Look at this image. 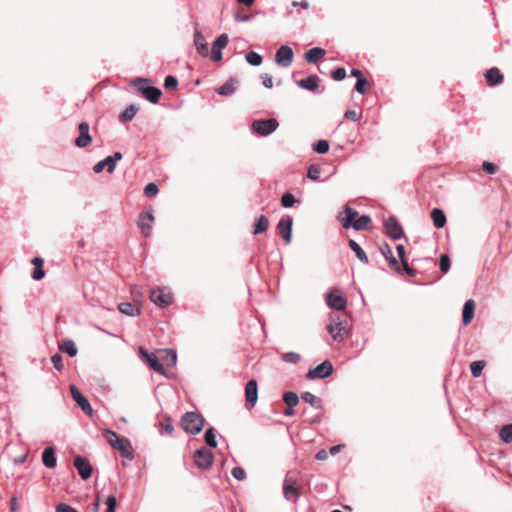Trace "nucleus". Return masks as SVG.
Listing matches in <instances>:
<instances>
[{"label": "nucleus", "instance_id": "5701e85b", "mask_svg": "<svg viewBox=\"0 0 512 512\" xmlns=\"http://www.w3.org/2000/svg\"><path fill=\"white\" fill-rule=\"evenodd\" d=\"M344 212H345V217H343V218L339 217V220H340L342 226L344 228L348 229L353 226L354 222L356 221L357 217L359 216V213L356 210L349 207L348 205L345 206Z\"/></svg>", "mask_w": 512, "mask_h": 512}, {"label": "nucleus", "instance_id": "a18cd8bd", "mask_svg": "<svg viewBox=\"0 0 512 512\" xmlns=\"http://www.w3.org/2000/svg\"><path fill=\"white\" fill-rule=\"evenodd\" d=\"M485 367V362L482 360L473 361L470 364V370L473 377L477 378L481 375L483 369Z\"/></svg>", "mask_w": 512, "mask_h": 512}, {"label": "nucleus", "instance_id": "f704fd0d", "mask_svg": "<svg viewBox=\"0 0 512 512\" xmlns=\"http://www.w3.org/2000/svg\"><path fill=\"white\" fill-rule=\"evenodd\" d=\"M382 254L386 258V260L389 262V265L395 269L396 271H400L398 261L393 256L391 248L388 244H385L384 247L381 249Z\"/></svg>", "mask_w": 512, "mask_h": 512}, {"label": "nucleus", "instance_id": "09e8293b", "mask_svg": "<svg viewBox=\"0 0 512 512\" xmlns=\"http://www.w3.org/2000/svg\"><path fill=\"white\" fill-rule=\"evenodd\" d=\"M451 267V260L447 254H442L439 259V269L447 273Z\"/></svg>", "mask_w": 512, "mask_h": 512}, {"label": "nucleus", "instance_id": "7c9ffc66", "mask_svg": "<svg viewBox=\"0 0 512 512\" xmlns=\"http://www.w3.org/2000/svg\"><path fill=\"white\" fill-rule=\"evenodd\" d=\"M138 112V107L134 104L129 105L119 115V121L122 123L130 122Z\"/></svg>", "mask_w": 512, "mask_h": 512}, {"label": "nucleus", "instance_id": "ddd939ff", "mask_svg": "<svg viewBox=\"0 0 512 512\" xmlns=\"http://www.w3.org/2000/svg\"><path fill=\"white\" fill-rule=\"evenodd\" d=\"M153 222H154V215H153L152 208L140 213L137 224H138V227L140 228L142 234L145 237H148L150 235Z\"/></svg>", "mask_w": 512, "mask_h": 512}, {"label": "nucleus", "instance_id": "7ed1b4c3", "mask_svg": "<svg viewBox=\"0 0 512 512\" xmlns=\"http://www.w3.org/2000/svg\"><path fill=\"white\" fill-rule=\"evenodd\" d=\"M279 122L276 118L255 120L252 122V131L260 136H268L276 131Z\"/></svg>", "mask_w": 512, "mask_h": 512}, {"label": "nucleus", "instance_id": "72a5a7b5", "mask_svg": "<svg viewBox=\"0 0 512 512\" xmlns=\"http://www.w3.org/2000/svg\"><path fill=\"white\" fill-rule=\"evenodd\" d=\"M107 167V172L108 173H113L114 170H115V167L113 165V161L109 159V157L107 156L105 159L99 161L98 163H96L93 167V171L95 173H101L104 168Z\"/></svg>", "mask_w": 512, "mask_h": 512}, {"label": "nucleus", "instance_id": "680f3d73", "mask_svg": "<svg viewBox=\"0 0 512 512\" xmlns=\"http://www.w3.org/2000/svg\"><path fill=\"white\" fill-rule=\"evenodd\" d=\"M44 276H45V272H44L43 267H34V271L32 274V278L34 280L39 281L42 278H44Z\"/></svg>", "mask_w": 512, "mask_h": 512}, {"label": "nucleus", "instance_id": "4468645a", "mask_svg": "<svg viewBox=\"0 0 512 512\" xmlns=\"http://www.w3.org/2000/svg\"><path fill=\"white\" fill-rule=\"evenodd\" d=\"M89 130H90V126H89L88 122L84 121L78 125L79 135L75 139V145L78 148H85L92 143V137L90 135Z\"/></svg>", "mask_w": 512, "mask_h": 512}, {"label": "nucleus", "instance_id": "6ab92c4d", "mask_svg": "<svg viewBox=\"0 0 512 512\" xmlns=\"http://www.w3.org/2000/svg\"><path fill=\"white\" fill-rule=\"evenodd\" d=\"M115 446H112L115 450L119 451L122 457L132 460L134 458L133 448L131 446V442L121 437L120 439H115Z\"/></svg>", "mask_w": 512, "mask_h": 512}, {"label": "nucleus", "instance_id": "9d476101", "mask_svg": "<svg viewBox=\"0 0 512 512\" xmlns=\"http://www.w3.org/2000/svg\"><path fill=\"white\" fill-rule=\"evenodd\" d=\"M384 228L388 237L397 240L404 237V231L395 216H390L384 221Z\"/></svg>", "mask_w": 512, "mask_h": 512}, {"label": "nucleus", "instance_id": "4c0bfd02", "mask_svg": "<svg viewBox=\"0 0 512 512\" xmlns=\"http://www.w3.org/2000/svg\"><path fill=\"white\" fill-rule=\"evenodd\" d=\"M296 203L299 204L300 200L296 199L295 196L290 192L284 193L281 197V206L283 208H292Z\"/></svg>", "mask_w": 512, "mask_h": 512}, {"label": "nucleus", "instance_id": "49530a36", "mask_svg": "<svg viewBox=\"0 0 512 512\" xmlns=\"http://www.w3.org/2000/svg\"><path fill=\"white\" fill-rule=\"evenodd\" d=\"M103 434V437L107 440V442L111 445V446H115V439H120L121 436H119L115 431L109 429V428H106L103 430L102 432Z\"/></svg>", "mask_w": 512, "mask_h": 512}, {"label": "nucleus", "instance_id": "79ce46f5", "mask_svg": "<svg viewBox=\"0 0 512 512\" xmlns=\"http://www.w3.org/2000/svg\"><path fill=\"white\" fill-rule=\"evenodd\" d=\"M216 433L217 431L213 427H210L205 431L204 434V440L206 444L212 448L217 447Z\"/></svg>", "mask_w": 512, "mask_h": 512}, {"label": "nucleus", "instance_id": "58836bf2", "mask_svg": "<svg viewBox=\"0 0 512 512\" xmlns=\"http://www.w3.org/2000/svg\"><path fill=\"white\" fill-rule=\"evenodd\" d=\"M59 348L67 353L69 357H75L77 355V347L75 343L72 340H65L63 343L59 346Z\"/></svg>", "mask_w": 512, "mask_h": 512}, {"label": "nucleus", "instance_id": "a19ab883", "mask_svg": "<svg viewBox=\"0 0 512 512\" xmlns=\"http://www.w3.org/2000/svg\"><path fill=\"white\" fill-rule=\"evenodd\" d=\"M283 401L288 407L294 408L299 403V397L295 392L287 391L283 394Z\"/></svg>", "mask_w": 512, "mask_h": 512}, {"label": "nucleus", "instance_id": "f03ea898", "mask_svg": "<svg viewBox=\"0 0 512 512\" xmlns=\"http://www.w3.org/2000/svg\"><path fill=\"white\" fill-rule=\"evenodd\" d=\"M326 329L335 342H342L349 335V331L340 316L331 315L330 323L327 325Z\"/></svg>", "mask_w": 512, "mask_h": 512}, {"label": "nucleus", "instance_id": "de8ad7c7", "mask_svg": "<svg viewBox=\"0 0 512 512\" xmlns=\"http://www.w3.org/2000/svg\"><path fill=\"white\" fill-rule=\"evenodd\" d=\"M313 150L318 154H325L329 151V143L326 140H318L313 144Z\"/></svg>", "mask_w": 512, "mask_h": 512}, {"label": "nucleus", "instance_id": "4d7b16f0", "mask_svg": "<svg viewBox=\"0 0 512 512\" xmlns=\"http://www.w3.org/2000/svg\"><path fill=\"white\" fill-rule=\"evenodd\" d=\"M331 77H332L335 81H342V80L346 77V70H345V68H343V67H338L337 69H335V70L332 72Z\"/></svg>", "mask_w": 512, "mask_h": 512}, {"label": "nucleus", "instance_id": "a211bd4d", "mask_svg": "<svg viewBox=\"0 0 512 512\" xmlns=\"http://www.w3.org/2000/svg\"><path fill=\"white\" fill-rule=\"evenodd\" d=\"M283 495L286 500H295L299 497L297 482L295 479L286 476L283 482Z\"/></svg>", "mask_w": 512, "mask_h": 512}, {"label": "nucleus", "instance_id": "e2e57ef3", "mask_svg": "<svg viewBox=\"0 0 512 512\" xmlns=\"http://www.w3.org/2000/svg\"><path fill=\"white\" fill-rule=\"evenodd\" d=\"M344 117L356 122L360 119V113L355 110H347L344 114Z\"/></svg>", "mask_w": 512, "mask_h": 512}, {"label": "nucleus", "instance_id": "e433bc0d", "mask_svg": "<svg viewBox=\"0 0 512 512\" xmlns=\"http://www.w3.org/2000/svg\"><path fill=\"white\" fill-rule=\"evenodd\" d=\"M301 398L303 399V401H305L306 403H309L314 408H317V409L322 408V400L320 398L316 397L311 392L302 393Z\"/></svg>", "mask_w": 512, "mask_h": 512}, {"label": "nucleus", "instance_id": "052dcab7", "mask_svg": "<svg viewBox=\"0 0 512 512\" xmlns=\"http://www.w3.org/2000/svg\"><path fill=\"white\" fill-rule=\"evenodd\" d=\"M56 512H77V510L66 503H60L56 506Z\"/></svg>", "mask_w": 512, "mask_h": 512}, {"label": "nucleus", "instance_id": "8fccbe9b", "mask_svg": "<svg viewBox=\"0 0 512 512\" xmlns=\"http://www.w3.org/2000/svg\"><path fill=\"white\" fill-rule=\"evenodd\" d=\"M281 358L284 362L296 364L300 361L301 356L295 352H287L282 354Z\"/></svg>", "mask_w": 512, "mask_h": 512}, {"label": "nucleus", "instance_id": "a878e982", "mask_svg": "<svg viewBox=\"0 0 512 512\" xmlns=\"http://www.w3.org/2000/svg\"><path fill=\"white\" fill-rule=\"evenodd\" d=\"M325 54H326V51L323 48L313 47L305 52L304 59L308 63L315 64L318 60L323 58L325 56Z\"/></svg>", "mask_w": 512, "mask_h": 512}, {"label": "nucleus", "instance_id": "c85d7f7f", "mask_svg": "<svg viewBox=\"0 0 512 512\" xmlns=\"http://www.w3.org/2000/svg\"><path fill=\"white\" fill-rule=\"evenodd\" d=\"M431 219L436 228H443L446 224V215L440 208H434L431 211Z\"/></svg>", "mask_w": 512, "mask_h": 512}, {"label": "nucleus", "instance_id": "338daca9", "mask_svg": "<svg viewBox=\"0 0 512 512\" xmlns=\"http://www.w3.org/2000/svg\"><path fill=\"white\" fill-rule=\"evenodd\" d=\"M105 504L109 508H115L116 509V505H117L116 497L114 495H110L109 497H107Z\"/></svg>", "mask_w": 512, "mask_h": 512}, {"label": "nucleus", "instance_id": "39448f33", "mask_svg": "<svg viewBox=\"0 0 512 512\" xmlns=\"http://www.w3.org/2000/svg\"><path fill=\"white\" fill-rule=\"evenodd\" d=\"M333 372V365L329 360H324L318 364L315 368L310 369L306 375L307 379H325L329 377Z\"/></svg>", "mask_w": 512, "mask_h": 512}, {"label": "nucleus", "instance_id": "69168bd1", "mask_svg": "<svg viewBox=\"0 0 512 512\" xmlns=\"http://www.w3.org/2000/svg\"><path fill=\"white\" fill-rule=\"evenodd\" d=\"M402 265H403V268H404V271L410 275V276H414L416 274V270L412 267L409 266L407 260H403L401 261Z\"/></svg>", "mask_w": 512, "mask_h": 512}, {"label": "nucleus", "instance_id": "6e6552de", "mask_svg": "<svg viewBox=\"0 0 512 512\" xmlns=\"http://www.w3.org/2000/svg\"><path fill=\"white\" fill-rule=\"evenodd\" d=\"M71 396L73 400L77 403V405L81 408V410L91 417L93 415V409L87 397H85L81 391L73 384L69 387Z\"/></svg>", "mask_w": 512, "mask_h": 512}, {"label": "nucleus", "instance_id": "864d4df0", "mask_svg": "<svg viewBox=\"0 0 512 512\" xmlns=\"http://www.w3.org/2000/svg\"><path fill=\"white\" fill-rule=\"evenodd\" d=\"M159 189L157 184L151 182L148 183L144 188V194L146 197H153L158 193Z\"/></svg>", "mask_w": 512, "mask_h": 512}, {"label": "nucleus", "instance_id": "c03bdc74", "mask_svg": "<svg viewBox=\"0 0 512 512\" xmlns=\"http://www.w3.org/2000/svg\"><path fill=\"white\" fill-rule=\"evenodd\" d=\"M163 352L165 353L163 361L166 363V365L169 367L175 366L177 363L176 351L174 349H164Z\"/></svg>", "mask_w": 512, "mask_h": 512}, {"label": "nucleus", "instance_id": "2eb2a0df", "mask_svg": "<svg viewBox=\"0 0 512 512\" xmlns=\"http://www.w3.org/2000/svg\"><path fill=\"white\" fill-rule=\"evenodd\" d=\"M229 38L228 35L223 33L219 35L216 40L213 42L211 49V59L214 62H218L222 60V49L225 48L228 44Z\"/></svg>", "mask_w": 512, "mask_h": 512}, {"label": "nucleus", "instance_id": "1a4fd4ad", "mask_svg": "<svg viewBox=\"0 0 512 512\" xmlns=\"http://www.w3.org/2000/svg\"><path fill=\"white\" fill-rule=\"evenodd\" d=\"M213 460V453L204 447L197 449L194 453L195 464L201 469H209L213 465Z\"/></svg>", "mask_w": 512, "mask_h": 512}, {"label": "nucleus", "instance_id": "393cba45", "mask_svg": "<svg viewBox=\"0 0 512 512\" xmlns=\"http://www.w3.org/2000/svg\"><path fill=\"white\" fill-rule=\"evenodd\" d=\"M475 312V302L472 299L467 300L464 303L463 310H462V322L466 326L468 325L474 316Z\"/></svg>", "mask_w": 512, "mask_h": 512}, {"label": "nucleus", "instance_id": "412c9836", "mask_svg": "<svg viewBox=\"0 0 512 512\" xmlns=\"http://www.w3.org/2000/svg\"><path fill=\"white\" fill-rule=\"evenodd\" d=\"M239 80L236 77H230L223 85L215 89V92L221 96H230L238 88Z\"/></svg>", "mask_w": 512, "mask_h": 512}, {"label": "nucleus", "instance_id": "bf43d9fd", "mask_svg": "<svg viewBox=\"0 0 512 512\" xmlns=\"http://www.w3.org/2000/svg\"><path fill=\"white\" fill-rule=\"evenodd\" d=\"M483 170L488 174H494L497 172L498 167L492 162L484 161L482 164Z\"/></svg>", "mask_w": 512, "mask_h": 512}, {"label": "nucleus", "instance_id": "5fc2aeb1", "mask_svg": "<svg viewBox=\"0 0 512 512\" xmlns=\"http://www.w3.org/2000/svg\"><path fill=\"white\" fill-rule=\"evenodd\" d=\"M232 476L239 481L246 479V472L242 467H234L231 471Z\"/></svg>", "mask_w": 512, "mask_h": 512}, {"label": "nucleus", "instance_id": "f257e3e1", "mask_svg": "<svg viewBox=\"0 0 512 512\" xmlns=\"http://www.w3.org/2000/svg\"><path fill=\"white\" fill-rule=\"evenodd\" d=\"M205 419L196 412H186L181 418L184 431L191 435L200 433L204 427Z\"/></svg>", "mask_w": 512, "mask_h": 512}, {"label": "nucleus", "instance_id": "0e129e2a", "mask_svg": "<svg viewBox=\"0 0 512 512\" xmlns=\"http://www.w3.org/2000/svg\"><path fill=\"white\" fill-rule=\"evenodd\" d=\"M262 83L265 88L270 89L273 86V78L269 74H263L261 75Z\"/></svg>", "mask_w": 512, "mask_h": 512}, {"label": "nucleus", "instance_id": "ea45409f", "mask_svg": "<svg viewBox=\"0 0 512 512\" xmlns=\"http://www.w3.org/2000/svg\"><path fill=\"white\" fill-rule=\"evenodd\" d=\"M499 437L504 443H510L512 441V423L501 427Z\"/></svg>", "mask_w": 512, "mask_h": 512}, {"label": "nucleus", "instance_id": "2f4dec72", "mask_svg": "<svg viewBox=\"0 0 512 512\" xmlns=\"http://www.w3.org/2000/svg\"><path fill=\"white\" fill-rule=\"evenodd\" d=\"M371 218L368 215L358 216L356 221L354 222L352 228L356 231L366 230L370 228Z\"/></svg>", "mask_w": 512, "mask_h": 512}, {"label": "nucleus", "instance_id": "3c124183", "mask_svg": "<svg viewBox=\"0 0 512 512\" xmlns=\"http://www.w3.org/2000/svg\"><path fill=\"white\" fill-rule=\"evenodd\" d=\"M320 168L316 165H311L309 168H308V171H307V176L309 179L313 180V181H317L319 180L320 178Z\"/></svg>", "mask_w": 512, "mask_h": 512}, {"label": "nucleus", "instance_id": "473e14b6", "mask_svg": "<svg viewBox=\"0 0 512 512\" xmlns=\"http://www.w3.org/2000/svg\"><path fill=\"white\" fill-rule=\"evenodd\" d=\"M118 309L121 313L127 316H136L140 314V309L130 302L120 303Z\"/></svg>", "mask_w": 512, "mask_h": 512}, {"label": "nucleus", "instance_id": "20e7f679", "mask_svg": "<svg viewBox=\"0 0 512 512\" xmlns=\"http://www.w3.org/2000/svg\"><path fill=\"white\" fill-rule=\"evenodd\" d=\"M139 357L147 363L151 369L168 378V374L154 353L148 352L144 347H139Z\"/></svg>", "mask_w": 512, "mask_h": 512}, {"label": "nucleus", "instance_id": "423d86ee", "mask_svg": "<svg viewBox=\"0 0 512 512\" xmlns=\"http://www.w3.org/2000/svg\"><path fill=\"white\" fill-rule=\"evenodd\" d=\"M292 227L293 218L290 215L282 217L276 226L277 234H279L287 244H290L292 240Z\"/></svg>", "mask_w": 512, "mask_h": 512}, {"label": "nucleus", "instance_id": "dca6fc26", "mask_svg": "<svg viewBox=\"0 0 512 512\" xmlns=\"http://www.w3.org/2000/svg\"><path fill=\"white\" fill-rule=\"evenodd\" d=\"M245 398L247 408L255 406L258 400V384L255 379H251L245 386Z\"/></svg>", "mask_w": 512, "mask_h": 512}, {"label": "nucleus", "instance_id": "bb28decb", "mask_svg": "<svg viewBox=\"0 0 512 512\" xmlns=\"http://www.w3.org/2000/svg\"><path fill=\"white\" fill-rule=\"evenodd\" d=\"M42 462L47 468H54L57 464L55 450L53 447H46L42 453Z\"/></svg>", "mask_w": 512, "mask_h": 512}, {"label": "nucleus", "instance_id": "13d9d810", "mask_svg": "<svg viewBox=\"0 0 512 512\" xmlns=\"http://www.w3.org/2000/svg\"><path fill=\"white\" fill-rule=\"evenodd\" d=\"M368 84V81L367 79L364 77V78H361V79H358L356 84H355V91L359 94H364L365 93V86Z\"/></svg>", "mask_w": 512, "mask_h": 512}, {"label": "nucleus", "instance_id": "f8f14e48", "mask_svg": "<svg viewBox=\"0 0 512 512\" xmlns=\"http://www.w3.org/2000/svg\"><path fill=\"white\" fill-rule=\"evenodd\" d=\"M150 300L157 306L164 308L172 303L173 297L170 292H165L163 289L157 288L151 291Z\"/></svg>", "mask_w": 512, "mask_h": 512}, {"label": "nucleus", "instance_id": "37998d69", "mask_svg": "<svg viewBox=\"0 0 512 512\" xmlns=\"http://www.w3.org/2000/svg\"><path fill=\"white\" fill-rule=\"evenodd\" d=\"M245 59L251 66H260L263 61L262 56L255 51L247 52L245 55Z\"/></svg>", "mask_w": 512, "mask_h": 512}, {"label": "nucleus", "instance_id": "603ef678", "mask_svg": "<svg viewBox=\"0 0 512 512\" xmlns=\"http://www.w3.org/2000/svg\"><path fill=\"white\" fill-rule=\"evenodd\" d=\"M165 89H176L178 87V80L173 75H168L164 79Z\"/></svg>", "mask_w": 512, "mask_h": 512}, {"label": "nucleus", "instance_id": "4be33fe9", "mask_svg": "<svg viewBox=\"0 0 512 512\" xmlns=\"http://www.w3.org/2000/svg\"><path fill=\"white\" fill-rule=\"evenodd\" d=\"M297 85L304 90L314 92L319 87V77L317 75H309L298 81Z\"/></svg>", "mask_w": 512, "mask_h": 512}, {"label": "nucleus", "instance_id": "6e6d98bb", "mask_svg": "<svg viewBox=\"0 0 512 512\" xmlns=\"http://www.w3.org/2000/svg\"><path fill=\"white\" fill-rule=\"evenodd\" d=\"M51 362L54 366V368L57 370V371H62L64 366H63V363H62V356L61 354L59 353H55L52 357H51Z\"/></svg>", "mask_w": 512, "mask_h": 512}, {"label": "nucleus", "instance_id": "c9c22d12", "mask_svg": "<svg viewBox=\"0 0 512 512\" xmlns=\"http://www.w3.org/2000/svg\"><path fill=\"white\" fill-rule=\"evenodd\" d=\"M269 220L265 215H261L257 218L254 224L253 234L258 235L265 232L268 229Z\"/></svg>", "mask_w": 512, "mask_h": 512}, {"label": "nucleus", "instance_id": "cd10ccee", "mask_svg": "<svg viewBox=\"0 0 512 512\" xmlns=\"http://www.w3.org/2000/svg\"><path fill=\"white\" fill-rule=\"evenodd\" d=\"M194 45L197 52L202 56H208V46L205 37L200 31H196L194 34Z\"/></svg>", "mask_w": 512, "mask_h": 512}, {"label": "nucleus", "instance_id": "f3484780", "mask_svg": "<svg viewBox=\"0 0 512 512\" xmlns=\"http://www.w3.org/2000/svg\"><path fill=\"white\" fill-rule=\"evenodd\" d=\"M74 466L83 480H87L91 477L93 468L86 458L76 456L74 459Z\"/></svg>", "mask_w": 512, "mask_h": 512}, {"label": "nucleus", "instance_id": "0eeeda50", "mask_svg": "<svg viewBox=\"0 0 512 512\" xmlns=\"http://www.w3.org/2000/svg\"><path fill=\"white\" fill-rule=\"evenodd\" d=\"M326 303L329 308L340 311L346 308L347 299L339 289L334 288L327 294Z\"/></svg>", "mask_w": 512, "mask_h": 512}, {"label": "nucleus", "instance_id": "9b49d317", "mask_svg": "<svg viewBox=\"0 0 512 512\" xmlns=\"http://www.w3.org/2000/svg\"><path fill=\"white\" fill-rule=\"evenodd\" d=\"M294 52L291 47L282 45L275 54V62L280 67H289L293 62Z\"/></svg>", "mask_w": 512, "mask_h": 512}, {"label": "nucleus", "instance_id": "aec40b11", "mask_svg": "<svg viewBox=\"0 0 512 512\" xmlns=\"http://www.w3.org/2000/svg\"><path fill=\"white\" fill-rule=\"evenodd\" d=\"M138 90L146 100L153 104L158 103L162 95V91L154 86H139Z\"/></svg>", "mask_w": 512, "mask_h": 512}, {"label": "nucleus", "instance_id": "774afa93", "mask_svg": "<svg viewBox=\"0 0 512 512\" xmlns=\"http://www.w3.org/2000/svg\"><path fill=\"white\" fill-rule=\"evenodd\" d=\"M328 457V453L326 452V450L324 449H321L319 450L316 454H315V459L316 460H319V461H323V460H326Z\"/></svg>", "mask_w": 512, "mask_h": 512}, {"label": "nucleus", "instance_id": "b1692460", "mask_svg": "<svg viewBox=\"0 0 512 512\" xmlns=\"http://www.w3.org/2000/svg\"><path fill=\"white\" fill-rule=\"evenodd\" d=\"M485 79L487 84L493 87L503 82V75L498 68L493 67L486 71Z\"/></svg>", "mask_w": 512, "mask_h": 512}, {"label": "nucleus", "instance_id": "c756f323", "mask_svg": "<svg viewBox=\"0 0 512 512\" xmlns=\"http://www.w3.org/2000/svg\"><path fill=\"white\" fill-rule=\"evenodd\" d=\"M348 245H349V248L356 254L357 258L362 263H364V264L369 263L367 254L355 240L350 239Z\"/></svg>", "mask_w": 512, "mask_h": 512}]
</instances>
